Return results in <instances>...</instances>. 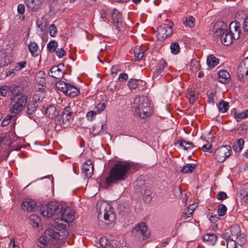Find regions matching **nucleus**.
I'll return each mask as SVG.
<instances>
[{"label": "nucleus", "mask_w": 248, "mask_h": 248, "mask_svg": "<svg viewBox=\"0 0 248 248\" xmlns=\"http://www.w3.org/2000/svg\"><path fill=\"white\" fill-rule=\"evenodd\" d=\"M60 213H61V217L60 219H58V223L64 226L62 227L63 229L66 227L67 224L74 220V213L73 211L71 210L70 208L66 207V208L62 209V206Z\"/></svg>", "instance_id": "obj_6"}, {"label": "nucleus", "mask_w": 248, "mask_h": 248, "mask_svg": "<svg viewBox=\"0 0 248 248\" xmlns=\"http://www.w3.org/2000/svg\"><path fill=\"white\" fill-rule=\"evenodd\" d=\"M43 0H26V5L33 11H37L42 5Z\"/></svg>", "instance_id": "obj_21"}, {"label": "nucleus", "mask_w": 248, "mask_h": 248, "mask_svg": "<svg viewBox=\"0 0 248 248\" xmlns=\"http://www.w3.org/2000/svg\"><path fill=\"white\" fill-rule=\"evenodd\" d=\"M151 194V193L150 190L148 189L145 190L144 197L146 202H150L151 201L152 196Z\"/></svg>", "instance_id": "obj_48"}, {"label": "nucleus", "mask_w": 248, "mask_h": 248, "mask_svg": "<svg viewBox=\"0 0 248 248\" xmlns=\"http://www.w3.org/2000/svg\"><path fill=\"white\" fill-rule=\"evenodd\" d=\"M79 89L69 84L64 94L71 97H74L77 96L79 94Z\"/></svg>", "instance_id": "obj_20"}, {"label": "nucleus", "mask_w": 248, "mask_h": 248, "mask_svg": "<svg viewBox=\"0 0 248 248\" xmlns=\"http://www.w3.org/2000/svg\"><path fill=\"white\" fill-rule=\"evenodd\" d=\"M57 47L58 43L55 40L50 41L47 45V50L50 52L55 51Z\"/></svg>", "instance_id": "obj_35"}, {"label": "nucleus", "mask_w": 248, "mask_h": 248, "mask_svg": "<svg viewBox=\"0 0 248 248\" xmlns=\"http://www.w3.org/2000/svg\"><path fill=\"white\" fill-rule=\"evenodd\" d=\"M175 144H178L185 150H189L194 147L193 143L189 141H186L183 139L178 140Z\"/></svg>", "instance_id": "obj_25"}, {"label": "nucleus", "mask_w": 248, "mask_h": 248, "mask_svg": "<svg viewBox=\"0 0 248 248\" xmlns=\"http://www.w3.org/2000/svg\"><path fill=\"white\" fill-rule=\"evenodd\" d=\"M82 171L85 178H91L93 172V165L90 160L86 161L83 165Z\"/></svg>", "instance_id": "obj_14"}, {"label": "nucleus", "mask_w": 248, "mask_h": 248, "mask_svg": "<svg viewBox=\"0 0 248 248\" xmlns=\"http://www.w3.org/2000/svg\"><path fill=\"white\" fill-rule=\"evenodd\" d=\"M12 116H8L5 117L1 122L2 126H5L7 125L10 123V120L11 118H12Z\"/></svg>", "instance_id": "obj_53"}, {"label": "nucleus", "mask_w": 248, "mask_h": 248, "mask_svg": "<svg viewBox=\"0 0 248 248\" xmlns=\"http://www.w3.org/2000/svg\"><path fill=\"white\" fill-rule=\"evenodd\" d=\"M70 104L66 107L61 115H59L57 117V124L62 126L67 123L73 116V109Z\"/></svg>", "instance_id": "obj_8"}, {"label": "nucleus", "mask_w": 248, "mask_h": 248, "mask_svg": "<svg viewBox=\"0 0 248 248\" xmlns=\"http://www.w3.org/2000/svg\"><path fill=\"white\" fill-rule=\"evenodd\" d=\"M195 165L193 163L187 164L184 166L181 169V172L183 173H191L194 170Z\"/></svg>", "instance_id": "obj_33"}, {"label": "nucleus", "mask_w": 248, "mask_h": 248, "mask_svg": "<svg viewBox=\"0 0 248 248\" xmlns=\"http://www.w3.org/2000/svg\"><path fill=\"white\" fill-rule=\"evenodd\" d=\"M215 35L219 36L220 41L225 46H229L232 43L234 39L233 35L227 29V25L223 21H220L216 23L214 27Z\"/></svg>", "instance_id": "obj_3"}, {"label": "nucleus", "mask_w": 248, "mask_h": 248, "mask_svg": "<svg viewBox=\"0 0 248 248\" xmlns=\"http://www.w3.org/2000/svg\"><path fill=\"white\" fill-rule=\"evenodd\" d=\"M242 29L244 32H248V16L243 21Z\"/></svg>", "instance_id": "obj_45"}, {"label": "nucleus", "mask_w": 248, "mask_h": 248, "mask_svg": "<svg viewBox=\"0 0 248 248\" xmlns=\"http://www.w3.org/2000/svg\"><path fill=\"white\" fill-rule=\"evenodd\" d=\"M235 117L237 122H240L242 119L246 118L245 111L236 114L235 113Z\"/></svg>", "instance_id": "obj_50"}, {"label": "nucleus", "mask_w": 248, "mask_h": 248, "mask_svg": "<svg viewBox=\"0 0 248 248\" xmlns=\"http://www.w3.org/2000/svg\"><path fill=\"white\" fill-rule=\"evenodd\" d=\"M237 77L240 80L244 81V77L248 76V71L243 62L240 63L237 71Z\"/></svg>", "instance_id": "obj_19"}, {"label": "nucleus", "mask_w": 248, "mask_h": 248, "mask_svg": "<svg viewBox=\"0 0 248 248\" xmlns=\"http://www.w3.org/2000/svg\"><path fill=\"white\" fill-rule=\"evenodd\" d=\"M9 247V248H16V246L15 244V242L14 241H11Z\"/></svg>", "instance_id": "obj_63"}, {"label": "nucleus", "mask_w": 248, "mask_h": 248, "mask_svg": "<svg viewBox=\"0 0 248 248\" xmlns=\"http://www.w3.org/2000/svg\"><path fill=\"white\" fill-rule=\"evenodd\" d=\"M17 11L19 14L21 15V16H20V18L22 17V19H24V16H23V14L25 12V6L24 4H20L18 5L17 7Z\"/></svg>", "instance_id": "obj_46"}, {"label": "nucleus", "mask_w": 248, "mask_h": 248, "mask_svg": "<svg viewBox=\"0 0 248 248\" xmlns=\"http://www.w3.org/2000/svg\"><path fill=\"white\" fill-rule=\"evenodd\" d=\"M8 94L11 101L9 111L16 114L19 113L27 103V97L23 93V88L18 86H10Z\"/></svg>", "instance_id": "obj_2"}, {"label": "nucleus", "mask_w": 248, "mask_h": 248, "mask_svg": "<svg viewBox=\"0 0 248 248\" xmlns=\"http://www.w3.org/2000/svg\"><path fill=\"white\" fill-rule=\"evenodd\" d=\"M168 69V64L163 59L159 61L158 67L155 69L153 74L154 78H157L159 75L164 72Z\"/></svg>", "instance_id": "obj_17"}, {"label": "nucleus", "mask_w": 248, "mask_h": 248, "mask_svg": "<svg viewBox=\"0 0 248 248\" xmlns=\"http://www.w3.org/2000/svg\"><path fill=\"white\" fill-rule=\"evenodd\" d=\"M133 163L128 161H118L111 168L108 176L106 178L105 185L108 187L112 184L124 181L128 176L129 170Z\"/></svg>", "instance_id": "obj_1"}, {"label": "nucleus", "mask_w": 248, "mask_h": 248, "mask_svg": "<svg viewBox=\"0 0 248 248\" xmlns=\"http://www.w3.org/2000/svg\"><path fill=\"white\" fill-rule=\"evenodd\" d=\"M97 112L95 110H91L89 111L86 115L87 120L92 122L93 120L94 116H95Z\"/></svg>", "instance_id": "obj_44"}, {"label": "nucleus", "mask_w": 248, "mask_h": 248, "mask_svg": "<svg viewBox=\"0 0 248 248\" xmlns=\"http://www.w3.org/2000/svg\"><path fill=\"white\" fill-rule=\"evenodd\" d=\"M127 78H128V75L127 74L122 73V74H120L119 78H118V80L119 81L122 82V81L126 80L127 79Z\"/></svg>", "instance_id": "obj_55"}, {"label": "nucleus", "mask_w": 248, "mask_h": 248, "mask_svg": "<svg viewBox=\"0 0 248 248\" xmlns=\"http://www.w3.org/2000/svg\"><path fill=\"white\" fill-rule=\"evenodd\" d=\"M217 237L214 233H209L205 235L203 239L204 241H207L211 245H214L217 241Z\"/></svg>", "instance_id": "obj_28"}, {"label": "nucleus", "mask_w": 248, "mask_h": 248, "mask_svg": "<svg viewBox=\"0 0 248 248\" xmlns=\"http://www.w3.org/2000/svg\"><path fill=\"white\" fill-rule=\"evenodd\" d=\"M68 84H69L67 83L60 80L56 83V87L59 90L62 92L64 94Z\"/></svg>", "instance_id": "obj_32"}, {"label": "nucleus", "mask_w": 248, "mask_h": 248, "mask_svg": "<svg viewBox=\"0 0 248 248\" xmlns=\"http://www.w3.org/2000/svg\"><path fill=\"white\" fill-rule=\"evenodd\" d=\"M237 240L240 241L241 244H240V245H242V244L244 243L246 241V239H245L244 234H242L240 232V235H239V237L238 238V240Z\"/></svg>", "instance_id": "obj_57"}, {"label": "nucleus", "mask_w": 248, "mask_h": 248, "mask_svg": "<svg viewBox=\"0 0 248 248\" xmlns=\"http://www.w3.org/2000/svg\"><path fill=\"white\" fill-rule=\"evenodd\" d=\"M195 19L194 18L191 16L188 18H186L185 19L183 20V23L186 26H188L189 27H193L194 26Z\"/></svg>", "instance_id": "obj_38"}, {"label": "nucleus", "mask_w": 248, "mask_h": 248, "mask_svg": "<svg viewBox=\"0 0 248 248\" xmlns=\"http://www.w3.org/2000/svg\"><path fill=\"white\" fill-rule=\"evenodd\" d=\"M49 33L50 35L52 37H54L56 33L57 32V30L55 25L53 24H51L49 27Z\"/></svg>", "instance_id": "obj_43"}, {"label": "nucleus", "mask_w": 248, "mask_h": 248, "mask_svg": "<svg viewBox=\"0 0 248 248\" xmlns=\"http://www.w3.org/2000/svg\"><path fill=\"white\" fill-rule=\"evenodd\" d=\"M227 212L226 206L223 204H220L218 206L217 213L219 216H223L225 215Z\"/></svg>", "instance_id": "obj_41"}, {"label": "nucleus", "mask_w": 248, "mask_h": 248, "mask_svg": "<svg viewBox=\"0 0 248 248\" xmlns=\"http://www.w3.org/2000/svg\"><path fill=\"white\" fill-rule=\"evenodd\" d=\"M29 50L34 57L38 56L39 55L40 51L38 50V46L37 44L33 42L30 43L28 46Z\"/></svg>", "instance_id": "obj_26"}, {"label": "nucleus", "mask_w": 248, "mask_h": 248, "mask_svg": "<svg viewBox=\"0 0 248 248\" xmlns=\"http://www.w3.org/2000/svg\"><path fill=\"white\" fill-rule=\"evenodd\" d=\"M218 62L219 60L213 55L207 57V64L209 68H213L218 63Z\"/></svg>", "instance_id": "obj_30"}, {"label": "nucleus", "mask_w": 248, "mask_h": 248, "mask_svg": "<svg viewBox=\"0 0 248 248\" xmlns=\"http://www.w3.org/2000/svg\"><path fill=\"white\" fill-rule=\"evenodd\" d=\"M36 80L40 84L45 83V74L42 71L38 73L36 77Z\"/></svg>", "instance_id": "obj_37"}, {"label": "nucleus", "mask_w": 248, "mask_h": 248, "mask_svg": "<svg viewBox=\"0 0 248 248\" xmlns=\"http://www.w3.org/2000/svg\"><path fill=\"white\" fill-rule=\"evenodd\" d=\"M118 68H119V67L117 65H114L111 68V74L113 75V74H116L117 72H118Z\"/></svg>", "instance_id": "obj_59"}, {"label": "nucleus", "mask_w": 248, "mask_h": 248, "mask_svg": "<svg viewBox=\"0 0 248 248\" xmlns=\"http://www.w3.org/2000/svg\"><path fill=\"white\" fill-rule=\"evenodd\" d=\"M211 148V145L205 144L202 146V149L203 152H208Z\"/></svg>", "instance_id": "obj_60"}, {"label": "nucleus", "mask_w": 248, "mask_h": 248, "mask_svg": "<svg viewBox=\"0 0 248 248\" xmlns=\"http://www.w3.org/2000/svg\"><path fill=\"white\" fill-rule=\"evenodd\" d=\"M158 31L159 34L163 35L162 37L165 38L170 36L172 32L171 27L167 25L160 26L158 28Z\"/></svg>", "instance_id": "obj_18"}, {"label": "nucleus", "mask_w": 248, "mask_h": 248, "mask_svg": "<svg viewBox=\"0 0 248 248\" xmlns=\"http://www.w3.org/2000/svg\"><path fill=\"white\" fill-rule=\"evenodd\" d=\"M218 76L217 80L222 83H227L229 82L230 75L226 70H220L218 73Z\"/></svg>", "instance_id": "obj_22"}, {"label": "nucleus", "mask_w": 248, "mask_h": 248, "mask_svg": "<svg viewBox=\"0 0 248 248\" xmlns=\"http://www.w3.org/2000/svg\"><path fill=\"white\" fill-rule=\"evenodd\" d=\"M134 56L136 61H140L141 60L144 56V51L140 48H136L135 49Z\"/></svg>", "instance_id": "obj_34"}, {"label": "nucleus", "mask_w": 248, "mask_h": 248, "mask_svg": "<svg viewBox=\"0 0 248 248\" xmlns=\"http://www.w3.org/2000/svg\"><path fill=\"white\" fill-rule=\"evenodd\" d=\"M227 198V194L223 191L219 192L217 196V198L218 200H224Z\"/></svg>", "instance_id": "obj_51"}, {"label": "nucleus", "mask_w": 248, "mask_h": 248, "mask_svg": "<svg viewBox=\"0 0 248 248\" xmlns=\"http://www.w3.org/2000/svg\"><path fill=\"white\" fill-rule=\"evenodd\" d=\"M111 17L113 20L114 26L115 27V30L119 31L120 28L123 26V21L122 18V14L120 12L116 9L112 10Z\"/></svg>", "instance_id": "obj_13"}, {"label": "nucleus", "mask_w": 248, "mask_h": 248, "mask_svg": "<svg viewBox=\"0 0 248 248\" xmlns=\"http://www.w3.org/2000/svg\"><path fill=\"white\" fill-rule=\"evenodd\" d=\"M196 98V94L194 93H190L189 94V100L190 101L192 100V101L194 102Z\"/></svg>", "instance_id": "obj_61"}, {"label": "nucleus", "mask_w": 248, "mask_h": 248, "mask_svg": "<svg viewBox=\"0 0 248 248\" xmlns=\"http://www.w3.org/2000/svg\"><path fill=\"white\" fill-rule=\"evenodd\" d=\"M191 67V70L193 72H196L199 68V63L198 62L194 61L192 62L190 65Z\"/></svg>", "instance_id": "obj_54"}, {"label": "nucleus", "mask_w": 248, "mask_h": 248, "mask_svg": "<svg viewBox=\"0 0 248 248\" xmlns=\"http://www.w3.org/2000/svg\"><path fill=\"white\" fill-rule=\"evenodd\" d=\"M171 52L173 54H178L180 50V47L179 44L177 42L172 43L170 45Z\"/></svg>", "instance_id": "obj_36"}, {"label": "nucleus", "mask_w": 248, "mask_h": 248, "mask_svg": "<svg viewBox=\"0 0 248 248\" xmlns=\"http://www.w3.org/2000/svg\"><path fill=\"white\" fill-rule=\"evenodd\" d=\"M103 217L105 220H109L113 222L115 218V215L108 204L102 205L100 210L99 211L98 218H101Z\"/></svg>", "instance_id": "obj_10"}, {"label": "nucleus", "mask_w": 248, "mask_h": 248, "mask_svg": "<svg viewBox=\"0 0 248 248\" xmlns=\"http://www.w3.org/2000/svg\"><path fill=\"white\" fill-rule=\"evenodd\" d=\"M231 148L229 145L221 146L215 152V158L219 162H223L231 155Z\"/></svg>", "instance_id": "obj_9"}, {"label": "nucleus", "mask_w": 248, "mask_h": 248, "mask_svg": "<svg viewBox=\"0 0 248 248\" xmlns=\"http://www.w3.org/2000/svg\"><path fill=\"white\" fill-rule=\"evenodd\" d=\"M61 64L53 66L49 70L48 74L50 77L56 79H60L63 77V72L60 68Z\"/></svg>", "instance_id": "obj_16"}, {"label": "nucleus", "mask_w": 248, "mask_h": 248, "mask_svg": "<svg viewBox=\"0 0 248 248\" xmlns=\"http://www.w3.org/2000/svg\"><path fill=\"white\" fill-rule=\"evenodd\" d=\"M26 62L25 61H23L17 63V65L16 66V69L17 70H20L22 68H24L26 65Z\"/></svg>", "instance_id": "obj_56"}, {"label": "nucleus", "mask_w": 248, "mask_h": 248, "mask_svg": "<svg viewBox=\"0 0 248 248\" xmlns=\"http://www.w3.org/2000/svg\"><path fill=\"white\" fill-rule=\"evenodd\" d=\"M21 206L23 210L28 212H33L36 208V204L35 201L31 199H27L24 201Z\"/></svg>", "instance_id": "obj_15"}, {"label": "nucleus", "mask_w": 248, "mask_h": 248, "mask_svg": "<svg viewBox=\"0 0 248 248\" xmlns=\"http://www.w3.org/2000/svg\"><path fill=\"white\" fill-rule=\"evenodd\" d=\"M241 24L239 22L235 20L232 22L229 25V30L230 33L233 35L234 40L238 39L242 33Z\"/></svg>", "instance_id": "obj_12"}, {"label": "nucleus", "mask_w": 248, "mask_h": 248, "mask_svg": "<svg viewBox=\"0 0 248 248\" xmlns=\"http://www.w3.org/2000/svg\"><path fill=\"white\" fill-rule=\"evenodd\" d=\"M104 125H105V124H101V129L99 131V132H97V134L101 133H104L106 132L105 128H104Z\"/></svg>", "instance_id": "obj_64"}, {"label": "nucleus", "mask_w": 248, "mask_h": 248, "mask_svg": "<svg viewBox=\"0 0 248 248\" xmlns=\"http://www.w3.org/2000/svg\"><path fill=\"white\" fill-rule=\"evenodd\" d=\"M229 230L232 236V241L235 243L238 240L239 235H240V228L239 225H235L231 227Z\"/></svg>", "instance_id": "obj_23"}, {"label": "nucleus", "mask_w": 248, "mask_h": 248, "mask_svg": "<svg viewBox=\"0 0 248 248\" xmlns=\"http://www.w3.org/2000/svg\"><path fill=\"white\" fill-rule=\"evenodd\" d=\"M107 17V14L105 10H102L101 13V17L102 19H105Z\"/></svg>", "instance_id": "obj_62"}, {"label": "nucleus", "mask_w": 248, "mask_h": 248, "mask_svg": "<svg viewBox=\"0 0 248 248\" xmlns=\"http://www.w3.org/2000/svg\"><path fill=\"white\" fill-rule=\"evenodd\" d=\"M100 244L103 248H113V242L107 239L106 237H102L100 239Z\"/></svg>", "instance_id": "obj_27"}, {"label": "nucleus", "mask_w": 248, "mask_h": 248, "mask_svg": "<svg viewBox=\"0 0 248 248\" xmlns=\"http://www.w3.org/2000/svg\"><path fill=\"white\" fill-rule=\"evenodd\" d=\"M106 108V105L104 103H100L97 104L95 107V109L97 113H100L102 111L104 110Z\"/></svg>", "instance_id": "obj_49"}, {"label": "nucleus", "mask_w": 248, "mask_h": 248, "mask_svg": "<svg viewBox=\"0 0 248 248\" xmlns=\"http://www.w3.org/2000/svg\"><path fill=\"white\" fill-rule=\"evenodd\" d=\"M132 235L138 240L144 239L148 237L149 232L145 224L141 222L138 224L132 231Z\"/></svg>", "instance_id": "obj_7"}, {"label": "nucleus", "mask_w": 248, "mask_h": 248, "mask_svg": "<svg viewBox=\"0 0 248 248\" xmlns=\"http://www.w3.org/2000/svg\"><path fill=\"white\" fill-rule=\"evenodd\" d=\"M133 107L136 108V113L141 118H145L152 113L150 101L146 96H142L135 98Z\"/></svg>", "instance_id": "obj_4"}, {"label": "nucleus", "mask_w": 248, "mask_h": 248, "mask_svg": "<svg viewBox=\"0 0 248 248\" xmlns=\"http://www.w3.org/2000/svg\"><path fill=\"white\" fill-rule=\"evenodd\" d=\"M218 215H213V216H211V217H210V220L211 222H213V223H215L216 222L218 219H219V217H218Z\"/></svg>", "instance_id": "obj_58"}, {"label": "nucleus", "mask_w": 248, "mask_h": 248, "mask_svg": "<svg viewBox=\"0 0 248 248\" xmlns=\"http://www.w3.org/2000/svg\"><path fill=\"white\" fill-rule=\"evenodd\" d=\"M58 114L56 108L53 105H49L46 109L45 115L46 117L50 119H53Z\"/></svg>", "instance_id": "obj_24"}, {"label": "nucleus", "mask_w": 248, "mask_h": 248, "mask_svg": "<svg viewBox=\"0 0 248 248\" xmlns=\"http://www.w3.org/2000/svg\"><path fill=\"white\" fill-rule=\"evenodd\" d=\"M221 237L223 239L225 240H229L232 241V236L229 230H227L226 232L223 233L221 235Z\"/></svg>", "instance_id": "obj_47"}, {"label": "nucleus", "mask_w": 248, "mask_h": 248, "mask_svg": "<svg viewBox=\"0 0 248 248\" xmlns=\"http://www.w3.org/2000/svg\"><path fill=\"white\" fill-rule=\"evenodd\" d=\"M62 205L52 202L41 208V213L44 217H50L54 215L60 213Z\"/></svg>", "instance_id": "obj_5"}, {"label": "nucleus", "mask_w": 248, "mask_h": 248, "mask_svg": "<svg viewBox=\"0 0 248 248\" xmlns=\"http://www.w3.org/2000/svg\"><path fill=\"white\" fill-rule=\"evenodd\" d=\"M219 111L221 113L226 112L229 109V103L223 100H221L217 105Z\"/></svg>", "instance_id": "obj_31"}, {"label": "nucleus", "mask_w": 248, "mask_h": 248, "mask_svg": "<svg viewBox=\"0 0 248 248\" xmlns=\"http://www.w3.org/2000/svg\"><path fill=\"white\" fill-rule=\"evenodd\" d=\"M48 235L53 238L57 239L60 236L59 232H54L52 229H49L46 231L45 236Z\"/></svg>", "instance_id": "obj_40"}, {"label": "nucleus", "mask_w": 248, "mask_h": 248, "mask_svg": "<svg viewBox=\"0 0 248 248\" xmlns=\"http://www.w3.org/2000/svg\"><path fill=\"white\" fill-rule=\"evenodd\" d=\"M56 54L59 58H61L65 55L66 52L62 48H58L57 50L56 51Z\"/></svg>", "instance_id": "obj_52"}, {"label": "nucleus", "mask_w": 248, "mask_h": 248, "mask_svg": "<svg viewBox=\"0 0 248 248\" xmlns=\"http://www.w3.org/2000/svg\"><path fill=\"white\" fill-rule=\"evenodd\" d=\"M127 85L130 90L135 89L139 85V82L137 79H130L128 81Z\"/></svg>", "instance_id": "obj_42"}, {"label": "nucleus", "mask_w": 248, "mask_h": 248, "mask_svg": "<svg viewBox=\"0 0 248 248\" xmlns=\"http://www.w3.org/2000/svg\"><path fill=\"white\" fill-rule=\"evenodd\" d=\"M47 237L43 236L40 237L37 242V245L40 248H44L47 246Z\"/></svg>", "instance_id": "obj_39"}, {"label": "nucleus", "mask_w": 248, "mask_h": 248, "mask_svg": "<svg viewBox=\"0 0 248 248\" xmlns=\"http://www.w3.org/2000/svg\"><path fill=\"white\" fill-rule=\"evenodd\" d=\"M43 98L40 99L37 94H35L31 101H30L27 105V113L28 115H32L36 111L38 106V102L41 101Z\"/></svg>", "instance_id": "obj_11"}, {"label": "nucleus", "mask_w": 248, "mask_h": 248, "mask_svg": "<svg viewBox=\"0 0 248 248\" xmlns=\"http://www.w3.org/2000/svg\"><path fill=\"white\" fill-rule=\"evenodd\" d=\"M244 140L242 139H240L235 141L232 146V148L236 152H240L244 148Z\"/></svg>", "instance_id": "obj_29"}]
</instances>
